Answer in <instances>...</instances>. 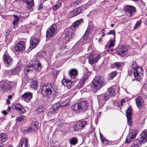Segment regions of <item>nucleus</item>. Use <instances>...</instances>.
<instances>
[{
  "mask_svg": "<svg viewBox=\"0 0 147 147\" xmlns=\"http://www.w3.org/2000/svg\"><path fill=\"white\" fill-rule=\"evenodd\" d=\"M82 19L76 21L70 26V28L65 29V38L67 40H69L72 38L75 37V33L74 29L76 27L79 26L83 22Z\"/></svg>",
  "mask_w": 147,
  "mask_h": 147,
  "instance_id": "nucleus-1",
  "label": "nucleus"
},
{
  "mask_svg": "<svg viewBox=\"0 0 147 147\" xmlns=\"http://www.w3.org/2000/svg\"><path fill=\"white\" fill-rule=\"evenodd\" d=\"M135 79L138 81L141 80L143 77V71L142 68L138 67L135 62L133 63L131 68Z\"/></svg>",
  "mask_w": 147,
  "mask_h": 147,
  "instance_id": "nucleus-2",
  "label": "nucleus"
},
{
  "mask_svg": "<svg viewBox=\"0 0 147 147\" xmlns=\"http://www.w3.org/2000/svg\"><path fill=\"white\" fill-rule=\"evenodd\" d=\"M88 105L87 101H83L72 105L71 108L76 113H82L88 109Z\"/></svg>",
  "mask_w": 147,
  "mask_h": 147,
  "instance_id": "nucleus-3",
  "label": "nucleus"
},
{
  "mask_svg": "<svg viewBox=\"0 0 147 147\" xmlns=\"http://www.w3.org/2000/svg\"><path fill=\"white\" fill-rule=\"evenodd\" d=\"M40 87L41 93L43 95L45 96L47 95L48 97L52 95V89H54V84L53 82H51L49 84L41 85Z\"/></svg>",
  "mask_w": 147,
  "mask_h": 147,
  "instance_id": "nucleus-4",
  "label": "nucleus"
},
{
  "mask_svg": "<svg viewBox=\"0 0 147 147\" xmlns=\"http://www.w3.org/2000/svg\"><path fill=\"white\" fill-rule=\"evenodd\" d=\"M105 82L104 78L100 76H98L94 79L91 86L94 89H98L104 85Z\"/></svg>",
  "mask_w": 147,
  "mask_h": 147,
  "instance_id": "nucleus-5",
  "label": "nucleus"
},
{
  "mask_svg": "<svg viewBox=\"0 0 147 147\" xmlns=\"http://www.w3.org/2000/svg\"><path fill=\"white\" fill-rule=\"evenodd\" d=\"M57 33V25L55 24H53L47 31L46 37L51 38L54 36Z\"/></svg>",
  "mask_w": 147,
  "mask_h": 147,
  "instance_id": "nucleus-6",
  "label": "nucleus"
},
{
  "mask_svg": "<svg viewBox=\"0 0 147 147\" xmlns=\"http://www.w3.org/2000/svg\"><path fill=\"white\" fill-rule=\"evenodd\" d=\"M138 131L137 130H133L127 135L125 141L126 144H130L133 141L138 134Z\"/></svg>",
  "mask_w": 147,
  "mask_h": 147,
  "instance_id": "nucleus-7",
  "label": "nucleus"
},
{
  "mask_svg": "<svg viewBox=\"0 0 147 147\" xmlns=\"http://www.w3.org/2000/svg\"><path fill=\"white\" fill-rule=\"evenodd\" d=\"M127 50V47L126 46H120V47L117 48L115 53L116 54L121 57H124L126 55V53Z\"/></svg>",
  "mask_w": 147,
  "mask_h": 147,
  "instance_id": "nucleus-8",
  "label": "nucleus"
},
{
  "mask_svg": "<svg viewBox=\"0 0 147 147\" xmlns=\"http://www.w3.org/2000/svg\"><path fill=\"white\" fill-rule=\"evenodd\" d=\"M124 10L126 14L131 17L134 14L136 8L134 6L127 5L125 7Z\"/></svg>",
  "mask_w": 147,
  "mask_h": 147,
  "instance_id": "nucleus-9",
  "label": "nucleus"
},
{
  "mask_svg": "<svg viewBox=\"0 0 147 147\" xmlns=\"http://www.w3.org/2000/svg\"><path fill=\"white\" fill-rule=\"evenodd\" d=\"M90 75V73L88 71L85 73L81 78L80 82L78 85V88H82L84 85L86 80L88 78V77Z\"/></svg>",
  "mask_w": 147,
  "mask_h": 147,
  "instance_id": "nucleus-10",
  "label": "nucleus"
},
{
  "mask_svg": "<svg viewBox=\"0 0 147 147\" xmlns=\"http://www.w3.org/2000/svg\"><path fill=\"white\" fill-rule=\"evenodd\" d=\"M25 42L24 41H20L16 45L15 49L17 52H22L25 50Z\"/></svg>",
  "mask_w": 147,
  "mask_h": 147,
  "instance_id": "nucleus-11",
  "label": "nucleus"
},
{
  "mask_svg": "<svg viewBox=\"0 0 147 147\" xmlns=\"http://www.w3.org/2000/svg\"><path fill=\"white\" fill-rule=\"evenodd\" d=\"M138 140L142 143L147 142V130H144L142 132L139 137Z\"/></svg>",
  "mask_w": 147,
  "mask_h": 147,
  "instance_id": "nucleus-12",
  "label": "nucleus"
},
{
  "mask_svg": "<svg viewBox=\"0 0 147 147\" xmlns=\"http://www.w3.org/2000/svg\"><path fill=\"white\" fill-rule=\"evenodd\" d=\"M107 98L105 94H102L98 96V104L100 107H102L103 106L105 103V100H107L109 99V98Z\"/></svg>",
  "mask_w": 147,
  "mask_h": 147,
  "instance_id": "nucleus-13",
  "label": "nucleus"
},
{
  "mask_svg": "<svg viewBox=\"0 0 147 147\" xmlns=\"http://www.w3.org/2000/svg\"><path fill=\"white\" fill-rule=\"evenodd\" d=\"M100 58V55H97L91 54L89 56L88 61L90 64L97 62Z\"/></svg>",
  "mask_w": 147,
  "mask_h": 147,
  "instance_id": "nucleus-14",
  "label": "nucleus"
},
{
  "mask_svg": "<svg viewBox=\"0 0 147 147\" xmlns=\"http://www.w3.org/2000/svg\"><path fill=\"white\" fill-rule=\"evenodd\" d=\"M76 83L75 81H71L70 80L65 79L63 80L62 84L65 86L70 89Z\"/></svg>",
  "mask_w": 147,
  "mask_h": 147,
  "instance_id": "nucleus-15",
  "label": "nucleus"
},
{
  "mask_svg": "<svg viewBox=\"0 0 147 147\" xmlns=\"http://www.w3.org/2000/svg\"><path fill=\"white\" fill-rule=\"evenodd\" d=\"M82 9L81 7H78L76 9H74L69 12V16L73 17L81 13Z\"/></svg>",
  "mask_w": 147,
  "mask_h": 147,
  "instance_id": "nucleus-16",
  "label": "nucleus"
},
{
  "mask_svg": "<svg viewBox=\"0 0 147 147\" xmlns=\"http://www.w3.org/2000/svg\"><path fill=\"white\" fill-rule=\"evenodd\" d=\"M116 87L115 86H112L108 89V92L109 93H107L105 94L107 98H109L111 96H114L115 92Z\"/></svg>",
  "mask_w": 147,
  "mask_h": 147,
  "instance_id": "nucleus-17",
  "label": "nucleus"
},
{
  "mask_svg": "<svg viewBox=\"0 0 147 147\" xmlns=\"http://www.w3.org/2000/svg\"><path fill=\"white\" fill-rule=\"evenodd\" d=\"M39 40L38 38L31 37L30 40V47L32 49H34L38 45Z\"/></svg>",
  "mask_w": 147,
  "mask_h": 147,
  "instance_id": "nucleus-18",
  "label": "nucleus"
},
{
  "mask_svg": "<svg viewBox=\"0 0 147 147\" xmlns=\"http://www.w3.org/2000/svg\"><path fill=\"white\" fill-rule=\"evenodd\" d=\"M14 107L15 109L20 113L23 114L26 111L23 108L22 106L20 103H16L14 104Z\"/></svg>",
  "mask_w": 147,
  "mask_h": 147,
  "instance_id": "nucleus-19",
  "label": "nucleus"
},
{
  "mask_svg": "<svg viewBox=\"0 0 147 147\" xmlns=\"http://www.w3.org/2000/svg\"><path fill=\"white\" fill-rule=\"evenodd\" d=\"M37 124V122H32L30 126L28 128V130L27 131L29 132H32L33 131H37L39 127Z\"/></svg>",
  "mask_w": 147,
  "mask_h": 147,
  "instance_id": "nucleus-20",
  "label": "nucleus"
},
{
  "mask_svg": "<svg viewBox=\"0 0 147 147\" xmlns=\"http://www.w3.org/2000/svg\"><path fill=\"white\" fill-rule=\"evenodd\" d=\"M135 100L136 103L138 108H140L144 106V101L141 97L140 96L136 98Z\"/></svg>",
  "mask_w": 147,
  "mask_h": 147,
  "instance_id": "nucleus-21",
  "label": "nucleus"
},
{
  "mask_svg": "<svg viewBox=\"0 0 147 147\" xmlns=\"http://www.w3.org/2000/svg\"><path fill=\"white\" fill-rule=\"evenodd\" d=\"M25 142V147H29L28 138L23 137L22 138L18 145V147H22L24 142Z\"/></svg>",
  "mask_w": 147,
  "mask_h": 147,
  "instance_id": "nucleus-22",
  "label": "nucleus"
},
{
  "mask_svg": "<svg viewBox=\"0 0 147 147\" xmlns=\"http://www.w3.org/2000/svg\"><path fill=\"white\" fill-rule=\"evenodd\" d=\"M69 74L70 78L74 79L78 75V71L77 69H72L69 70Z\"/></svg>",
  "mask_w": 147,
  "mask_h": 147,
  "instance_id": "nucleus-23",
  "label": "nucleus"
},
{
  "mask_svg": "<svg viewBox=\"0 0 147 147\" xmlns=\"http://www.w3.org/2000/svg\"><path fill=\"white\" fill-rule=\"evenodd\" d=\"M3 60L4 63L7 65H10L12 63V59L9 56L7 55H4Z\"/></svg>",
  "mask_w": 147,
  "mask_h": 147,
  "instance_id": "nucleus-24",
  "label": "nucleus"
},
{
  "mask_svg": "<svg viewBox=\"0 0 147 147\" xmlns=\"http://www.w3.org/2000/svg\"><path fill=\"white\" fill-rule=\"evenodd\" d=\"M35 70L37 72H39L42 68L41 63L37 60L34 63Z\"/></svg>",
  "mask_w": 147,
  "mask_h": 147,
  "instance_id": "nucleus-25",
  "label": "nucleus"
},
{
  "mask_svg": "<svg viewBox=\"0 0 147 147\" xmlns=\"http://www.w3.org/2000/svg\"><path fill=\"white\" fill-rule=\"evenodd\" d=\"M23 2H25L27 6L26 7L28 9H30L34 5V2L33 0H23Z\"/></svg>",
  "mask_w": 147,
  "mask_h": 147,
  "instance_id": "nucleus-26",
  "label": "nucleus"
},
{
  "mask_svg": "<svg viewBox=\"0 0 147 147\" xmlns=\"http://www.w3.org/2000/svg\"><path fill=\"white\" fill-rule=\"evenodd\" d=\"M32 94L29 92H26L22 96V97L24 100L26 99H30L32 98Z\"/></svg>",
  "mask_w": 147,
  "mask_h": 147,
  "instance_id": "nucleus-27",
  "label": "nucleus"
},
{
  "mask_svg": "<svg viewBox=\"0 0 147 147\" xmlns=\"http://www.w3.org/2000/svg\"><path fill=\"white\" fill-rule=\"evenodd\" d=\"M34 65V63H29L28 65L25 67L24 70L27 72L32 71L33 70Z\"/></svg>",
  "mask_w": 147,
  "mask_h": 147,
  "instance_id": "nucleus-28",
  "label": "nucleus"
},
{
  "mask_svg": "<svg viewBox=\"0 0 147 147\" xmlns=\"http://www.w3.org/2000/svg\"><path fill=\"white\" fill-rule=\"evenodd\" d=\"M0 85L1 86V88L3 91L5 90H8L9 88L8 85L4 81H1L0 83Z\"/></svg>",
  "mask_w": 147,
  "mask_h": 147,
  "instance_id": "nucleus-29",
  "label": "nucleus"
},
{
  "mask_svg": "<svg viewBox=\"0 0 147 147\" xmlns=\"http://www.w3.org/2000/svg\"><path fill=\"white\" fill-rule=\"evenodd\" d=\"M60 106L58 103L55 104L53 105V107L51 109L52 114H54L57 112Z\"/></svg>",
  "mask_w": 147,
  "mask_h": 147,
  "instance_id": "nucleus-30",
  "label": "nucleus"
},
{
  "mask_svg": "<svg viewBox=\"0 0 147 147\" xmlns=\"http://www.w3.org/2000/svg\"><path fill=\"white\" fill-rule=\"evenodd\" d=\"M7 135L5 133H3L0 134V141L5 142L7 139Z\"/></svg>",
  "mask_w": 147,
  "mask_h": 147,
  "instance_id": "nucleus-31",
  "label": "nucleus"
},
{
  "mask_svg": "<svg viewBox=\"0 0 147 147\" xmlns=\"http://www.w3.org/2000/svg\"><path fill=\"white\" fill-rule=\"evenodd\" d=\"M22 68V66H17L15 69L11 71L12 74L14 75L20 72Z\"/></svg>",
  "mask_w": 147,
  "mask_h": 147,
  "instance_id": "nucleus-32",
  "label": "nucleus"
},
{
  "mask_svg": "<svg viewBox=\"0 0 147 147\" xmlns=\"http://www.w3.org/2000/svg\"><path fill=\"white\" fill-rule=\"evenodd\" d=\"M44 109L43 106L42 105H40L37 109L35 110V112L36 114H40L43 112Z\"/></svg>",
  "mask_w": 147,
  "mask_h": 147,
  "instance_id": "nucleus-33",
  "label": "nucleus"
},
{
  "mask_svg": "<svg viewBox=\"0 0 147 147\" xmlns=\"http://www.w3.org/2000/svg\"><path fill=\"white\" fill-rule=\"evenodd\" d=\"M31 86L32 88H34L35 90L37 89L38 85L37 81L36 80H33L31 84Z\"/></svg>",
  "mask_w": 147,
  "mask_h": 147,
  "instance_id": "nucleus-34",
  "label": "nucleus"
},
{
  "mask_svg": "<svg viewBox=\"0 0 147 147\" xmlns=\"http://www.w3.org/2000/svg\"><path fill=\"white\" fill-rule=\"evenodd\" d=\"M78 142L77 138L75 137L71 138L69 140V142L71 145H75Z\"/></svg>",
  "mask_w": 147,
  "mask_h": 147,
  "instance_id": "nucleus-35",
  "label": "nucleus"
},
{
  "mask_svg": "<svg viewBox=\"0 0 147 147\" xmlns=\"http://www.w3.org/2000/svg\"><path fill=\"white\" fill-rule=\"evenodd\" d=\"M26 119V117L23 115H21L17 117L16 118V121L18 122L24 121Z\"/></svg>",
  "mask_w": 147,
  "mask_h": 147,
  "instance_id": "nucleus-36",
  "label": "nucleus"
},
{
  "mask_svg": "<svg viewBox=\"0 0 147 147\" xmlns=\"http://www.w3.org/2000/svg\"><path fill=\"white\" fill-rule=\"evenodd\" d=\"M115 37H113L112 39H110L109 40V42H110V44L108 45L109 48H110L112 47L115 45Z\"/></svg>",
  "mask_w": 147,
  "mask_h": 147,
  "instance_id": "nucleus-37",
  "label": "nucleus"
},
{
  "mask_svg": "<svg viewBox=\"0 0 147 147\" xmlns=\"http://www.w3.org/2000/svg\"><path fill=\"white\" fill-rule=\"evenodd\" d=\"M12 40L11 36L10 34H8L5 36V41L6 42L9 43Z\"/></svg>",
  "mask_w": 147,
  "mask_h": 147,
  "instance_id": "nucleus-38",
  "label": "nucleus"
},
{
  "mask_svg": "<svg viewBox=\"0 0 147 147\" xmlns=\"http://www.w3.org/2000/svg\"><path fill=\"white\" fill-rule=\"evenodd\" d=\"M82 0H76L73 1L71 4V6L73 7L76 6L77 5L80 4Z\"/></svg>",
  "mask_w": 147,
  "mask_h": 147,
  "instance_id": "nucleus-39",
  "label": "nucleus"
},
{
  "mask_svg": "<svg viewBox=\"0 0 147 147\" xmlns=\"http://www.w3.org/2000/svg\"><path fill=\"white\" fill-rule=\"evenodd\" d=\"M81 127L78 122L76 123L73 126L74 130L76 131L80 129H81Z\"/></svg>",
  "mask_w": 147,
  "mask_h": 147,
  "instance_id": "nucleus-40",
  "label": "nucleus"
},
{
  "mask_svg": "<svg viewBox=\"0 0 147 147\" xmlns=\"http://www.w3.org/2000/svg\"><path fill=\"white\" fill-rule=\"evenodd\" d=\"M122 63L120 62H115L111 65V66L113 68H118L121 67Z\"/></svg>",
  "mask_w": 147,
  "mask_h": 147,
  "instance_id": "nucleus-41",
  "label": "nucleus"
},
{
  "mask_svg": "<svg viewBox=\"0 0 147 147\" xmlns=\"http://www.w3.org/2000/svg\"><path fill=\"white\" fill-rule=\"evenodd\" d=\"M132 111V108L130 107H129L126 112L127 117H131Z\"/></svg>",
  "mask_w": 147,
  "mask_h": 147,
  "instance_id": "nucleus-42",
  "label": "nucleus"
},
{
  "mask_svg": "<svg viewBox=\"0 0 147 147\" xmlns=\"http://www.w3.org/2000/svg\"><path fill=\"white\" fill-rule=\"evenodd\" d=\"M79 124L81 129L84 128L85 126L87 124V121H78Z\"/></svg>",
  "mask_w": 147,
  "mask_h": 147,
  "instance_id": "nucleus-43",
  "label": "nucleus"
},
{
  "mask_svg": "<svg viewBox=\"0 0 147 147\" xmlns=\"http://www.w3.org/2000/svg\"><path fill=\"white\" fill-rule=\"evenodd\" d=\"M117 74V73L115 71H113L109 75V79H112L114 77L116 76Z\"/></svg>",
  "mask_w": 147,
  "mask_h": 147,
  "instance_id": "nucleus-44",
  "label": "nucleus"
},
{
  "mask_svg": "<svg viewBox=\"0 0 147 147\" xmlns=\"http://www.w3.org/2000/svg\"><path fill=\"white\" fill-rule=\"evenodd\" d=\"M14 17H15V18L14 19V20L12 22V24L14 26H15L19 21V18L18 16L15 15H14Z\"/></svg>",
  "mask_w": 147,
  "mask_h": 147,
  "instance_id": "nucleus-45",
  "label": "nucleus"
},
{
  "mask_svg": "<svg viewBox=\"0 0 147 147\" xmlns=\"http://www.w3.org/2000/svg\"><path fill=\"white\" fill-rule=\"evenodd\" d=\"M61 5V3L59 2L55 5L53 6L52 7V9L55 10H56L59 8Z\"/></svg>",
  "mask_w": 147,
  "mask_h": 147,
  "instance_id": "nucleus-46",
  "label": "nucleus"
},
{
  "mask_svg": "<svg viewBox=\"0 0 147 147\" xmlns=\"http://www.w3.org/2000/svg\"><path fill=\"white\" fill-rule=\"evenodd\" d=\"M91 29V27L90 26H89L88 27L86 31L84 34V36H86L88 35L90 33V30Z\"/></svg>",
  "mask_w": 147,
  "mask_h": 147,
  "instance_id": "nucleus-47",
  "label": "nucleus"
},
{
  "mask_svg": "<svg viewBox=\"0 0 147 147\" xmlns=\"http://www.w3.org/2000/svg\"><path fill=\"white\" fill-rule=\"evenodd\" d=\"M21 29L22 32H26L28 30V28L26 26H21Z\"/></svg>",
  "mask_w": 147,
  "mask_h": 147,
  "instance_id": "nucleus-48",
  "label": "nucleus"
},
{
  "mask_svg": "<svg viewBox=\"0 0 147 147\" xmlns=\"http://www.w3.org/2000/svg\"><path fill=\"white\" fill-rule=\"evenodd\" d=\"M141 22L142 20H140L137 21L135 24V26L134 27V29H135L137 27H139L141 24Z\"/></svg>",
  "mask_w": 147,
  "mask_h": 147,
  "instance_id": "nucleus-49",
  "label": "nucleus"
},
{
  "mask_svg": "<svg viewBox=\"0 0 147 147\" xmlns=\"http://www.w3.org/2000/svg\"><path fill=\"white\" fill-rule=\"evenodd\" d=\"M127 122L129 126H131L132 124L131 121V117H127Z\"/></svg>",
  "mask_w": 147,
  "mask_h": 147,
  "instance_id": "nucleus-50",
  "label": "nucleus"
},
{
  "mask_svg": "<svg viewBox=\"0 0 147 147\" xmlns=\"http://www.w3.org/2000/svg\"><path fill=\"white\" fill-rule=\"evenodd\" d=\"M109 35L112 34L113 36V37H115V32L114 30H111L109 31L108 34Z\"/></svg>",
  "mask_w": 147,
  "mask_h": 147,
  "instance_id": "nucleus-51",
  "label": "nucleus"
},
{
  "mask_svg": "<svg viewBox=\"0 0 147 147\" xmlns=\"http://www.w3.org/2000/svg\"><path fill=\"white\" fill-rule=\"evenodd\" d=\"M70 100H69L64 105L61 106V107L62 108L66 107H68L70 105Z\"/></svg>",
  "mask_w": 147,
  "mask_h": 147,
  "instance_id": "nucleus-52",
  "label": "nucleus"
},
{
  "mask_svg": "<svg viewBox=\"0 0 147 147\" xmlns=\"http://www.w3.org/2000/svg\"><path fill=\"white\" fill-rule=\"evenodd\" d=\"M95 1V0H90L87 3V4L88 5H91L90 3H91L92 4V3H94Z\"/></svg>",
  "mask_w": 147,
  "mask_h": 147,
  "instance_id": "nucleus-53",
  "label": "nucleus"
},
{
  "mask_svg": "<svg viewBox=\"0 0 147 147\" xmlns=\"http://www.w3.org/2000/svg\"><path fill=\"white\" fill-rule=\"evenodd\" d=\"M37 8L38 10H40L42 8V4L39 3L37 6Z\"/></svg>",
  "mask_w": 147,
  "mask_h": 147,
  "instance_id": "nucleus-54",
  "label": "nucleus"
},
{
  "mask_svg": "<svg viewBox=\"0 0 147 147\" xmlns=\"http://www.w3.org/2000/svg\"><path fill=\"white\" fill-rule=\"evenodd\" d=\"M100 139L102 141H104L105 140V138L103 135L100 133Z\"/></svg>",
  "mask_w": 147,
  "mask_h": 147,
  "instance_id": "nucleus-55",
  "label": "nucleus"
},
{
  "mask_svg": "<svg viewBox=\"0 0 147 147\" xmlns=\"http://www.w3.org/2000/svg\"><path fill=\"white\" fill-rule=\"evenodd\" d=\"M28 130V128L27 129L24 130L23 131V133L25 134H27L28 133H31L32 132H29L28 131H27Z\"/></svg>",
  "mask_w": 147,
  "mask_h": 147,
  "instance_id": "nucleus-56",
  "label": "nucleus"
},
{
  "mask_svg": "<svg viewBox=\"0 0 147 147\" xmlns=\"http://www.w3.org/2000/svg\"><path fill=\"white\" fill-rule=\"evenodd\" d=\"M102 141H103L104 143H105V144L109 143V142H110V141L106 140L105 139V140Z\"/></svg>",
  "mask_w": 147,
  "mask_h": 147,
  "instance_id": "nucleus-57",
  "label": "nucleus"
},
{
  "mask_svg": "<svg viewBox=\"0 0 147 147\" xmlns=\"http://www.w3.org/2000/svg\"><path fill=\"white\" fill-rule=\"evenodd\" d=\"M131 147H138V146L137 144H132Z\"/></svg>",
  "mask_w": 147,
  "mask_h": 147,
  "instance_id": "nucleus-58",
  "label": "nucleus"
},
{
  "mask_svg": "<svg viewBox=\"0 0 147 147\" xmlns=\"http://www.w3.org/2000/svg\"><path fill=\"white\" fill-rule=\"evenodd\" d=\"M125 101L124 99H122L121 100V106H123V103H125Z\"/></svg>",
  "mask_w": 147,
  "mask_h": 147,
  "instance_id": "nucleus-59",
  "label": "nucleus"
},
{
  "mask_svg": "<svg viewBox=\"0 0 147 147\" xmlns=\"http://www.w3.org/2000/svg\"><path fill=\"white\" fill-rule=\"evenodd\" d=\"M2 113L4 115H7V111L5 110H4L2 112Z\"/></svg>",
  "mask_w": 147,
  "mask_h": 147,
  "instance_id": "nucleus-60",
  "label": "nucleus"
},
{
  "mask_svg": "<svg viewBox=\"0 0 147 147\" xmlns=\"http://www.w3.org/2000/svg\"><path fill=\"white\" fill-rule=\"evenodd\" d=\"M105 30H102V36H104L105 35Z\"/></svg>",
  "mask_w": 147,
  "mask_h": 147,
  "instance_id": "nucleus-61",
  "label": "nucleus"
},
{
  "mask_svg": "<svg viewBox=\"0 0 147 147\" xmlns=\"http://www.w3.org/2000/svg\"><path fill=\"white\" fill-rule=\"evenodd\" d=\"M6 102L7 103V104H9L10 103V100L9 99L6 100Z\"/></svg>",
  "mask_w": 147,
  "mask_h": 147,
  "instance_id": "nucleus-62",
  "label": "nucleus"
},
{
  "mask_svg": "<svg viewBox=\"0 0 147 147\" xmlns=\"http://www.w3.org/2000/svg\"><path fill=\"white\" fill-rule=\"evenodd\" d=\"M3 144L2 143H0V147H3Z\"/></svg>",
  "mask_w": 147,
  "mask_h": 147,
  "instance_id": "nucleus-63",
  "label": "nucleus"
},
{
  "mask_svg": "<svg viewBox=\"0 0 147 147\" xmlns=\"http://www.w3.org/2000/svg\"><path fill=\"white\" fill-rule=\"evenodd\" d=\"M8 98L9 99H11L12 98V96L11 95H9L8 96Z\"/></svg>",
  "mask_w": 147,
  "mask_h": 147,
  "instance_id": "nucleus-64",
  "label": "nucleus"
}]
</instances>
